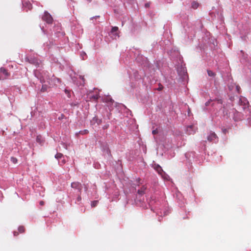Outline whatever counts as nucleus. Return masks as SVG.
<instances>
[{"instance_id": "6ab92c4d", "label": "nucleus", "mask_w": 251, "mask_h": 251, "mask_svg": "<svg viewBox=\"0 0 251 251\" xmlns=\"http://www.w3.org/2000/svg\"><path fill=\"white\" fill-rule=\"evenodd\" d=\"M63 156V154L61 153H57L55 156V157L56 158V159H59V158H61Z\"/></svg>"}, {"instance_id": "6e6552de", "label": "nucleus", "mask_w": 251, "mask_h": 251, "mask_svg": "<svg viewBox=\"0 0 251 251\" xmlns=\"http://www.w3.org/2000/svg\"><path fill=\"white\" fill-rule=\"evenodd\" d=\"M146 189L147 187L145 185L142 186L140 189L138 190V194L140 195H143L144 194H145Z\"/></svg>"}, {"instance_id": "2eb2a0df", "label": "nucleus", "mask_w": 251, "mask_h": 251, "mask_svg": "<svg viewBox=\"0 0 251 251\" xmlns=\"http://www.w3.org/2000/svg\"><path fill=\"white\" fill-rule=\"evenodd\" d=\"M98 201H92L91 202V206L92 207H95L98 204Z\"/></svg>"}, {"instance_id": "393cba45", "label": "nucleus", "mask_w": 251, "mask_h": 251, "mask_svg": "<svg viewBox=\"0 0 251 251\" xmlns=\"http://www.w3.org/2000/svg\"><path fill=\"white\" fill-rule=\"evenodd\" d=\"M18 234H19V233H18V232H17V231H14V235L15 236H17Z\"/></svg>"}, {"instance_id": "423d86ee", "label": "nucleus", "mask_w": 251, "mask_h": 251, "mask_svg": "<svg viewBox=\"0 0 251 251\" xmlns=\"http://www.w3.org/2000/svg\"><path fill=\"white\" fill-rule=\"evenodd\" d=\"M235 113H234V116H233V119H234V120L235 121H238L241 120L243 118L241 114L239 112H238L237 111H236V110H235Z\"/></svg>"}, {"instance_id": "1a4fd4ad", "label": "nucleus", "mask_w": 251, "mask_h": 251, "mask_svg": "<svg viewBox=\"0 0 251 251\" xmlns=\"http://www.w3.org/2000/svg\"><path fill=\"white\" fill-rule=\"evenodd\" d=\"M104 101L106 103H113L114 102V100L109 97H106L104 99Z\"/></svg>"}, {"instance_id": "cd10ccee", "label": "nucleus", "mask_w": 251, "mask_h": 251, "mask_svg": "<svg viewBox=\"0 0 251 251\" xmlns=\"http://www.w3.org/2000/svg\"><path fill=\"white\" fill-rule=\"evenodd\" d=\"M5 78H4V77L2 75H0V80H3Z\"/></svg>"}, {"instance_id": "ddd939ff", "label": "nucleus", "mask_w": 251, "mask_h": 251, "mask_svg": "<svg viewBox=\"0 0 251 251\" xmlns=\"http://www.w3.org/2000/svg\"><path fill=\"white\" fill-rule=\"evenodd\" d=\"M25 228L23 226H20L18 228V231L20 233H23L25 232Z\"/></svg>"}, {"instance_id": "9b49d317", "label": "nucleus", "mask_w": 251, "mask_h": 251, "mask_svg": "<svg viewBox=\"0 0 251 251\" xmlns=\"http://www.w3.org/2000/svg\"><path fill=\"white\" fill-rule=\"evenodd\" d=\"M199 6V3L197 2H196V1H193L192 3V7L194 8V9H196Z\"/></svg>"}, {"instance_id": "dca6fc26", "label": "nucleus", "mask_w": 251, "mask_h": 251, "mask_svg": "<svg viewBox=\"0 0 251 251\" xmlns=\"http://www.w3.org/2000/svg\"><path fill=\"white\" fill-rule=\"evenodd\" d=\"M207 74L210 76H214L215 75V74L210 70H207Z\"/></svg>"}, {"instance_id": "f8f14e48", "label": "nucleus", "mask_w": 251, "mask_h": 251, "mask_svg": "<svg viewBox=\"0 0 251 251\" xmlns=\"http://www.w3.org/2000/svg\"><path fill=\"white\" fill-rule=\"evenodd\" d=\"M24 6H26L28 8V9L30 10L32 8V5L30 2H25L24 4Z\"/></svg>"}, {"instance_id": "412c9836", "label": "nucleus", "mask_w": 251, "mask_h": 251, "mask_svg": "<svg viewBox=\"0 0 251 251\" xmlns=\"http://www.w3.org/2000/svg\"><path fill=\"white\" fill-rule=\"evenodd\" d=\"M99 97H100V96L99 95H93V96H91L92 98H93L96 100H98Z\"/></svg>"}, {"instance_id": "473e14b6", "label": "nucleus", "mask_w": 251, "mask_h": 251, "mask_svg": "<svg viewBox=\"0 0 251 251\" xmlns=\"http://www.w3.org/2000/svg\"><path fill=\"white\" fill-rule=\"evenodd\" d=\"M229 89L230 90H232V88H231V87L230 86H229Z\"/></svg>"}, {"instance_id": "c85d7f7f", "label": "nucleus", "mask_w": 251, "mask_h": 251, "mask_svg": "<svg viewBox=\"0 0 251 251\" xmlns=\"http://www.w3.org/2000/svg\"><path fill=\"white\" fill-rule=\"evenodd\" d=\"M163 88V86H161V87H160L158 88V90H161Z\"/></svg>"}, {"instance_id": "2f4dec72", "label": "nucleus", "mask_w": 251, "mask_h": 251, "mask_svg": "<svg viewBox=\"0 0 251 251\" xmlns=\"http://www.w3.org/2000/svg\"><path fill=\"white\" fill-rule=\"evenodd\" d=\"M148 6H149V4H146V7H148Z\"/></svg>"}, {"instance_id": "f704fd0d", "label": "nucleus", "mask_w": 251, "mask_h": 251, "mask_svg": "<svg viewBox=\"0 0 251 251\" xmlns=\"http://www.w3.org/2000/svg\"><path fill=\"white\" fill-rule=\"evenodd\" d=\"M38 140H40V139H38V137H37V140H38Z\"/></svg>"}, {"instance_id": "72a5a7b5", "label": "nucleus", "mask_w": 251, "mask_h": 251, "mask_svg": "<svg viewBox=\"0 0 251 251\" xmlns=\"http://www.w3.org/2000/svg\"><path fill=\"white\" fill-rule=\"evenodd\" d=\"M38 140H40V139H38V137H37V140H38Z\"/></svg>"}, {"instance_id": "5701e85b", "label": "nucleus", "mask_w": 251, "mask_h": 251, "mask_svg": "<svg viewBox=\"0 0 251 251\" xmlns=\"http://www.w3.org/2000/svg\"><path fill=\"white\" fill-rule=\"evenodd\" d=\"M158 133V130L157 129L152 130V133L153 135H155Z\"/></svg>"}, {"instance_id": "aec40b11", "label": "nucleus", "mask_w": 251, "mask_h": 251, "mask_svg": "<svg viewBox=\"0 0 251 251\" xmlns=\"http://www.w3.org/2000/svg\"><path fill=\"white\" fill-rule=\"evenodd\" d=\"M41 81L42 82H45L46 81H48V78H47V77L46 78L43 77L42 78H41Z\"/></svg>"}, {"instance_id": "f3484780", "label": "nucleus", "mask_w": 251, "mask_h": 251, "mask_svg": "<svg viewBox=\"0 0 251 251\" xmlns=\"http://www.w3.org/2000/svg\"><path fill=\"white\" fill-rule=\"evenodd\" d=\"M89 132L88 130H87V129H85V130H81V131H80L79 132V134H82V135H84V134H88Z\"/></svg>"}, {"instance_id": "a211bd4d", "label": "nucleus", "mask_w": 251, "mask_h": 251, "mask_svg": "<svg viewBox=\"0 0 251 251\" xmlns=\"http://www.w3.org/2000/svg\"><path fill=\"white\" fill-rule=\"evenodd\" d=\"M118 30V27L117 26H114L112 28L111 32L114 33L117 32Z\"/></svg>"}, {"instance_id": "4468645a", "label": "nucleus", "mask_w": 251, "mask_h": 251, "mask_svg": "<svg viewBox=\"0 0 251 251\" xmlns=\"http://www.w3.org/2000/svg\"><path fill=\"white\" fill-rule=\"evenodd\" d=\"M10 160L14 164H16L18 162L17 159L14 157H11Z\"/></svg>"}, {"instance_id": "c756f323", "label": "nucleus", "mask_w": 251, "mask_h": 251, "mask_svg": "<svg viewBox=\"0 0 251 251\" xmlns=\"http://www.w3.org/2000/svg\"><path fill=\"white\" fill-rule=\"evenodd\" d=\"M223 132L226 133V129H224L223 130Z\"/></svg>"}, {"instance_id": "20e7f679", "label": "nucleus", "mask_w": 251, "mask_h": 251, "mask_svg": "<svg viewBox=\"0 0 251 251\" xmlns=\"http://www.w3.org/2000/svg\"><path fill=\"white\" fill-rule=\"evenodd\" d=\"M42 19L49 24L51 23L52 21V18L51 15L47 12L45 13Z\"/></svg>"}, {"instance_id": "4be33fe9", "label": "nucleus", "mask_w": 251, "mask_h": 251, "mask_svg": "<svg viewBox=\"0 0 251 251\" xmlns=\"http://www.w3.org/2000/svg\"><path fill=\"white\" fill-rule=\"evenodd\" d=\"M236 90L238 93H240V87L239 85L236 86Z\"/></svg>"}, {"instance_id": "b1692460", "label": "nucleus", "mask_w": 251, "mask_h": 251, "mask_svg": "<svg viewBox=\"0 0 251 251\" xmlns=\"http://www.w3.org/2000/svg\"><path fill=\"white\" fill-rule=\"evenodd\" d=\"M77 200L78 201H80L81 200V197L80 196H78V197L77 198Z\"/></svg>"}, {"instance_id": "39448f33", "label": "nucleus", "mask_w": 251, "mask_h": 251, "mask_svg": "<svg viewBox=\"0 0 251 251\" xmlns=\"http://www.w3.org/2000/svg\"><path fill=\"white\" fill-rule=\"evenodd\" d=\"M71 187L73 188L78 190L79 191H80L82 189L81 184L78 182H74L72 183Z\"/></svg>"}, {"instance_id": "f03ea898", "label": "nucleus", "mask_w": 251, "mask_h": 251, "mask_svg": "<svg viewBox=\"0 0 251 251\" xmlns=\"http://www.w3.org/2000/svg\"><path fill=\"white\" fill-rule=\"evenodd\" d=\"M155 170L158 173L159 175H160L164 179H168L169 176L166 175L165 173L162 170L161 167H160L159 165H157L155 167Z\"/></svg>"}, {"instance_id": "bb28decb", "label": "nucleus", "mask_w": 251, "mask_h": 251, "mask_svg": "<svg viewBox=\"0 0 251 251\" xmlns=\"http://www.w3.org/2000/svg\"><path fill=\"white\" fill-rule=\"evenodd\" d=\"M40 204L41 205H43L44 204V202L43 201H40Z\"/></svg>"}, {"instance_id": "0eeeda50", "label": "nucleus", "mask_w": 251, "mask_h": 251, "mask_svg": "<svg viewBox=\"0 0 251 251\" xmlns=\"http://www.w3.org/2000/svg\"><path fill=\"white\" fill-rule=\"evenodd\" d=\"M0 73L3 74L4 75L3 77L5 79L10 75V74L8 72L7 70L2 67L0 68Z\"/></svg>"}, {"instance_id": "7c9ffc66", "label": "nucleus", "mask_w": 251, "mask_h": 251, "mask_svg": "<svg viewBox=\"0 0 251 251\" xmlns=\"http://www.w3.org/2000/svg\"><path fill=\"white\" fill-rule=\"evenodd\" d=\"M141 180V179L140 178H138V182L139 183L140 182V181Z\"/></svg>"}, {"instance_id": "9d476101", "label": "nucleus", "mask_w": 251, "mask_h": 251, "mask_svg": "<svg viewBox=\"0 0 251 251\" xmlns=\"http://www.w3.org/2000/svg\"><path fill=\"white\" fill-rule=\"evenodd\" d=\"M48 88L49 87L47 85H43L41 91L44 92L47 91Z\"/></svg>"}, {"instance_id": "f257e3e1", "label": "nucleus", "mask_w": 251, "mask_h": 251, "mask_svg": "<svg viewBox=\"0 0 251 251\" xmlns=\"http://www.w3.org/2000/svg\"><path fill=\"white\" fill-rule=\"evenodd\" d=\"M239 105L242 107L243 110H246L249 109V102L246 98L241 97L239 100Z\"/></svg>"}, {"instance_id": "7ed1b4c3", "label": "nucleus", "mask_w": 251, "mask_h": 251, "mask_svg": "<svg viewBox=\"0 0 251 251\" xmlns=\"http://www.w3.org/2000/svg\"><path fill=\"white\" fill-rule=\"evenodd\" d=\"M207 139L209 142H216L218 139V137L214 132H210L207 137Z\"/></svg>"}, {"instance_id": "a878e982", "label": "nucleus", "mask_w": 251, "mask_h": 251, "mask_svg": "<svg viewBox=\"0 0 251 251\" xmlns=\"http://www.w3.org/2000/svg\"><path fill=\"white\" fill-rule=\"evenodd\" d=\"M193 127V126H188V128H187V131H188L189 129H192Z\"/></svg>"}]
</instances>
